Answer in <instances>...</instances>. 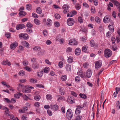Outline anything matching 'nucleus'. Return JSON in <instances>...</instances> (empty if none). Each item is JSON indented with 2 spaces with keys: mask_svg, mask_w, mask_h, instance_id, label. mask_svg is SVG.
Here are the masks:
<instances>
[{
  "mask_svg": "<svg viewBox=\"0 0 120 120\" xmlns=\"http://www.w3.org/2000/svg\"><path fill=\"white\" fill-rule=\"evenodd\" d=\"M112 54V51L109 49H107L104 51V56L106 58H109L111 56Z\"/></svg>",
  "mask_w": 120,
  "mask_h": 120,
  "instance_id": "f257e3e1",
  "label": "nucleus"
},
{
  "mask_svg": "<svg viewBox=\"0 0 120 120\" xmlns=\"http://www.w3.org/2000/svg\"><path fill=\"white\" fill-rule=\"evenodd\" d=\"M66 116L69 120H70L73 116V113L71 110L68 109L67 110L66 113Z\"/></svg>",
  "mask_w": 120,
  "mask_h": 120,
  "instance_id": "f03ea898",
  "label": "nucleus"
},
{
  "mask_svg": "<svg viewBox=\"0 0 120 120\" xmlns=\"http://www.w3.org/2000/svg\"><path fill=\"white\" fill-rule=\"evenodd\" d=\"M67 23L69 26L73 25L75 23V20L74 19L71 18H69L67 20Z\"/></svg>",
  "mask_w": 120,
  "mask_h": 120,
  "instance_id": "7ed1b4c3",
  "label": "nucleus"
},
{
  "mask_svg": "<svg viewBox=\"0 0 120 120\" xmlns=\"http://www.w3.org/2000/svg\"><path fill=\"white\" fill-rule=\"evenodd\" d=\"M19 38L21 39L26 40L29 38L28 36L26 34H24L21 33L19 35Z\"/></svg>",
  "mask_w": 120,
  "mask_h": 120,
  "instance_id": "20e7f679",
  "label": "nucleus"
},
{
  "mask_svg": "<svg viewBox=\"0 0 120 120\" xmlns=\"http://www.w3.org/2000/svg\"><path fill=\"white\" fill-rule=\"evenodd\" d=\"M83 107L84 106L82 105H79L78 106L75 110V114L77 115L79 114L81 112L80 109L83 108Z\"/></svg>",
  "mask_w": 120,
  "mask_h": 120,
  "instance_id": "39448f33",
  "label": "nucleus"
},
{
  "mask_svg": "<svg viewBox=\"0 0 120 120\" xmlns=\"http://www.w3.org/2000/svg\"><path fill=\"white\" fill-rule=\"evenodd\" d=\"M102 61L101 60H98L96 62L95 64V67L96 69L100 68L102 65Z\"/></svg>",
  "mask_w": 120,
  "mask_h": 120,
  "instance_id": "423d86ee",
  "label": "nucleus"
},
{
  "mask_svg": "<svg viewBox=\"0 0 120 120\" xmlns=\"http://www.w3.org/2000/svg\"><path fill=\"white\" fill-rule=\"evenodd\" d=\"M69 44L71 45H76L77 44V42L75 39H71L69 41Z\"/></svg>",
  "mask_w": 120,
  "mask_h": 120,
  "instance_id": "0eeeda50",
  "label": "nucleus"
},
{
  "mask_svg": "<svg viewBox=\"0 0 120 120\" xmlns=\"http://www.w3.org/2000/svg\"><path fill=\"white\" fill-rule=\"evenodd\" d=\"M69 8V6L68 4H65L63 5L62 8L64 10L63 12L65 14L67 13Z\"/></svg>",
  "mask_w": 120,
  "mask_h": 120,
  "instance_id": "6e6552de",
  "label": "nucleus"
},
{
  "mask_svg": "<svg viewBox=\"0 0 120 120\" xmlns=\"http://www.w3.org/2000/svg\"><path fill=\"white\" fill-rule=\"evenodd\" d=\"M67 101L69 103L71 104L75 102V99L72 97H68Z\"/></svg>",
  "mask_w": 120,
  "mask_h": 120,
  "instance_id": "1a4fd4ad",
  "label": "nucleus"
},
{
  "mask_svg": "<svg viewBox=\"0 0 120 120\" xmlns=\"http://www.w3.org/2000/svg\"><path fill=\"white\" fill-rule=\"evenodd\" d=\"M18 45V44L16 41H15L13 43H11L10 45V48L14 50Z\"/></svg>",
  "mask_w": 120,
  "mask_h": 120,
  "instance_id": "9d476101",
  "label": "nucleus"
},
{
  "mask_svg": "<svg viewBox=\"0 0 120 120\" xmlns=\"http://www.w3.org/2000/svg\"><path fill=\"white\" fill-rule=\"evenodd\" d=\"M25 26L23 24H20L17 25L16 27V29L17 30H19L24 28L25 27Z\"/></svg>",
  "mask_w": 120,
  "mask_h": 120,
  "instance_id": "9b49d317",
  "label": "nucleus"
},
{
  "mask_svg": "<svg viewBox=\"0 0 120 120\" xmlns=\"http://www.w3.org/2000/svg\"><path fill=\"white\" fill-rule=\"evenodd\" d=\"M24 85L20 83L18 85V86L17 87V89L18 91L20 92L22 89H24Z\"/></svg>",
  "mask_w": 120,
  "mask_h": 120,
  "instance_id": "f8f14e48",
  "label": "nucleus"
},
{
  "mask_svg": "<svg viewBox=\"0 0 120 120\" xmlns=\"http://www.w3.org/2000/svg\"><path fill=\"white\" fill-rule=\"evenodd\" d=\"M92 73L91 69L88 70L87 71L86 76L88 78L90 77L91 76Z\"/></svg>",
  "mask_w": 120,
  "mask_h": 120,
  "instance_id": "ddd939ff",
  "label": "nucleus"
},
{
  "mask_svg": "<svg viewBox=\"0 0 120 120\" xmlns=\"http://www.w3.org/2000/svg\"><path fill=\"white\" fill-rule=\"evenodd\" d=\"M50 106L51 109L54 111L57 110L59 108L58 106L57 105H50Z\"/></svg>",
  "mask_w": 120,
  "mask_h": 120,
  "instance_id": "4468645a",
  "label": "nucleus"
},
{
  "mask_svg": "<svg viewBox=\"0 0 120 120\" xmlns=\"http://www.w3.org/2000/svg\"><path fill=\"white\" fill-rule=\"evenodd\" d=\"M65 68L67 71H70L71 68V65L69 64H67L65 66Z\"/></svg>",
  "mask_w": 120,
  "mask_h": 120,
  "instance_id": "2eb2a0df",
  "label": "nucleus"
},
{
  "mask_svg": "<svg viewBox=\"0 0 120 120\" xmlns=\"http://www.w3.org/2000/svg\"><path fill=\"white\" fill-rule=\"evenodd\" d=\"M75 54L76 55H79L81 53V49L79 48H76L75 51Z\"/></svg>",
  "mask_w": 120,
  "mask_h": 120,
  "instance_id": "dca6fc26",
  "label": "nucleus"
},
{
  "mask_svg": "<svg viewBox=\"0 0 120 120\" xmlns=\"http://www.w3.org/2000/svg\"><path fill=\"white\" fill-rule=\"evenodd\" d=\"M3 108L2 109H5V115L7 116H10V114H9V111L8 109L7 108L5 107H3Z\"/></svg>",
  "mask_w": 120,
  "mask_h": 120,
  "instance_id": "f3484780",
  "label": "nucleus"
},
{
  "mask_svg": "<svg viewBox=\"0 0 120 120\" xmlns=\"http://www.w3.org/2000/svg\"><path fill=\"white\" fill-rule=\"evenodd\" d=\"M111 1L118 8L120 7V4L117 1L115 0H111Z\"/></svg>",
  "mask_w": 120,
  "mask_h": 120,
  "instance_id": "a211bd4d",
  "label": "nucleus"
},
{
  "mask_svg": "<svg viewBox=\"0 0 120 120\" xmlns=\"http://www.w3.org/2000/svg\"><path fill=\"white\" fill-rule=\"evenodd\" d=\"M110 20V18L109 16L106 15L105 16L103 19V21L105 23H108Z\"/></svg>",
  "mask_w": 120,
  "mask_h": 120,
  "instance_id": "6ab92c4d",
  "label": "nucleus"
},
{
  "mask_svg": "<svg viewBox=\"0 0 120 120\" xmlns=\"http://www.w3.org/2000/svg\"><path fill=\"white\" fill-rule=\"evenodd\" d=\"M22 45L24 46L27 48L29 47L30 45L29 43L25 41H23L22 42Z\"/></svg>",
  "mask_w": 120,
  "mask_h": 120,
  "instance_id": "aec40b11",
  "label": "nucleus"
},
{
  "mask_svg": "<svg viewBox=\"0 0 120 120\" xmlns=\"http://www.w3.org/2000/svg\"><path fill=\"white\" fill-rule=\"evenodd\" d=\"M22 93L20 92H19L17 93L14 94V97L18 99L20 98V96H22Z\"/></svg>",
  "mask_w": 120,
  "mask_h": 120,
  "instance_id": "412c9836",
  "label": "nucleus"
},
{
  "mask_svg": "<svg viewBox=\"0 0 120 120\" xmlns=\"http://www.w3.org/2000/svg\"><path fill=\"white\" fill-rule=\"evenodd\" d=\"M52 20L49 19H48L46 21V24L47 25L49 26H51L52 24Z\"/></svg>",
  "mask_w": 120,
  "mask_h": 120,
  "instance_id": "4be33fe9",
  "label": "nucleus"
},
{
  "mask_svg": "<svg viewBox=\"0 0 120 120\" xmlns=\"http://www.w3.org/2000/svg\"><path fill=\"white\" fill-rule=\"evenodd\" d=\"M24 88L25 89H22V92L24 93H30L31 92V90L29 89H27L26 88H25V86L24 87Z\"/></svg>",
  "mask_w": 120,
  "mask_h": 120,
  "instance_id": "5701e85b",
  "label": "nucleus"
},
{
  "mask_svg": "<svg viewBox=\"0 0 120 120\" xmlns=\"http://www.w3.org/2000/svg\"><path fill=\"white\" fill-rule=\"evenodd\" d=\"M41 98V97L39 95L37 94L34 96V99L37 101H39Z\"/></svg>",
  "mask_w": 120,
  "mask_h": 120,
  "instance_id": "b1692460",
  "label": "nucleus"
},
{
  "mask_svg": "<svg viewBox=\"0 0 120 120\" xmlns=\"http://www.w3.org/2000/svg\"><path fill=\"white\" fill-rule=\"evenodd\" d=\"M24 50V48L22 46L20 45L17 51V52L19 53H21V52Z\"/></svg>",
  "mask_w": 120,
  "mask_h": 120,
  "instance_id": "393cba45",
  "label": "nucleus"
},
{
  "mask_svg": "<svg viewBox=\"0 0 120 120\" xmlns=\"http://www.w3.org/2000/svg\"><path fill=\"white\" fill-rule=\"evenodd\" d=\"M95 22L98 24H100L101 22L100 18L98 16H96L95 18Z\"/></svg>",
  "mask_w": 120,
  "mask_h": 120,
  "instance_id": "a878e982",
  "label": "nucleus"
},
{
  "mask_svg": "<svg viewBox=\"0 0 120 120\" xmlns=\"http://www.w3.org/2000/svg\"><path fill=\"white\" fill-rule=\"evenodd\" d=\"M46 98L47 100H50L52 99V96L51 94H48L46 95Z\"/></svg>",
  "mask_w": 120,
  "mask_h": 120,
  "instance_id": "bb28decb",
  "label": "nucleus"
},
{
  "mask_svg": "<svg viewBox=\"0 0 120 120\" xmlns=\"http://www.w3.org/2000/svg\"><path fill=\"white\" fill-rule=\"evenodd\" d=\"M36 12L38 14H40L42 13V10L41 8L39 7H37L36 9Z\"/></svg>",
  "mask_w": 120,
  "mask_h": 120,
  "instance_id": "cd10ccee",
  "label": "nucleus"
},
{
  "mask_svg": "<svg viewBox=\"0 0 120 120\" xmlns=\"http://www.w3.org/2000/svg\"><path fill=\"white\" fill-rule=\"evenodd\" d=\"M59 89L60 91V94L62 95H63L64 94V91L63 88L59 87Z\"/></svg>",
  "mask_w": 120,
  "mask_h": 120,
  "instance_id": "c85d7f7f",
  "label": "nucleus"
},
{
  "mask_svg": "<svg viewBox=\"0 0 120 120\" xmlns=\"http://www.w3.org/2000/svg\"><path fill=\"white\" fill-rule=\"evenodd\" d=\"M75 7L77 10H79L81 8V6L80 4L77 3L75 5Z\"/></svg>",
  "mask_w": 120,
  "mask_h": 120,
  "instance_id": "c756f323",
  "label": "nucleus"
},
{
  "mask_svg": "<svg viewBox=\"0 0 120 120\" xmlns=\"http://www.w3.org/2000/svg\"><path fill=\"white\" fill-rule=\"evenodd\" d=\"M34 22L35 24L38 25H39L40 24V21L37 19H35L34 20Z\"/></svg>",
  "mask_w": 120,
  "mask_h": 120,
  "instance_id": "7c9ffc66",
  "label": "nucleus"
},
{
  "mask_svg": "<svg viewBox=\"0 0 120 120\" xmlns=\"http://www.w3.org/2000/svg\"><path fill=\"white\" fill-rule=\"evenodd\" d=\"M34 51H39L41 49V48L39 46H35L33 49Z\"/></svg>",
  "mask_w": 120,
  "mask_h": 120,
  "instance_id": "2f4dec72",
  "label": "nucleus"
},
{
  "mask_svg": "<svg viewBox=\"0 0 120 120\" xmlns=\"http://www.w3.org/2000/svg\"><path fill=\"white\" fill-rule=\"evenodd\" d=\"M88 49V47L86 45H84L82 47V51L86 52Z\"/></svg>",
  "mask_w": 120,
  "mask_h": 120,
  "instance_id": "473e14b6",
  "label": "nucleus"
},
{
  "mask_svg": "<svg viewBox=\"0 0 120 120\" xmlns=\"http://www.w3.org/2000/svg\"><path fill=\"white\" fill-rule=\"evenodd\" d=\"M61 80L64 81H65L67 79V76L66 75H62L61 77Z\"/></svg>",
  "mask_w": 120,
  "mask_h": 120,
  "instance_id": "72a5a7b5",
  "label": "nucleus"
},
{
  "mask_svg": "<svg viewBox=\"0 0 120 120\" xmlns=\"http://www.w3.org/2000/svg\"><path fill=\"white\" fill-rule=\"evenodd\" d=\"M39 65L37 63L33 64L32 65L33 68L34 69L38 68L39 67Z\"/></svg>",
  "mask_w": 120,
  "mask_h": 120,
  "instance_id": "f704fd0d",
  "label": "nucleus"
},
{
  "mask_svg": "<svg viewBox=\"0 0 120 120\" xmlns=\"http://www.w3.org/2000/svg\"><path fill=\"white\" fill-rule=\"evenodd\" d=\"M19 14L20 16H24L26 14L25 11H20Z\"/></svg>",
  "mask_w": 120,
  "mask_h": 120,
  "instance_id": "c9c22d12",
  "label": "nucleus"
},
{
  "mask_svg": "<svg viewBox=\"0 0 120 120\" xmlns=\"http://www.w3.org/2000/svg\"><path fill=\"white\" fill-rule=\"evenodd\" d=\"M108 27L110 30L112 32L114 31V28L113 25H109L108 26Z\"/></svg>",
  "mask_w": 120,
  "mask_h": 120,
  "instance_id": "e433bc0d",
  "label": "nucleus"
},
{
  "mask_svg": "<svg viewBox=\"0 0 120 120\" xmlns=\"http://www.w3.org/2000/svg\"><path fill=\"white\" fill-rule=\"evenodd\" d=\"M37 80L34 79H30V82L31 83H35L36 82Z\"/></svg>",
  "mask_w": 120,
  "mask_h": 120,
  "instance_id": "4c0bfd02",
  "label": "nucleus"
},
{
  "mask_svg": "<svg viewBox=\"0 0 120 120\" xmlns=\"http://www.w3.org/2000/svg\"><path fill=\"white\" fill-rule=\"evenodd\" d=\"M79 95L81 98L84 99H86L87 97L86 95L84 94L80 93L79 94Z\"/></svg>",
  "mask_w": 120,
  "mask_h": 120,
  "instance_id": "58836bf2",
  "label": "nucleus"
},
{
  "mask_svg": "<svg viewBox=\"0 0 120 120\" xmlns=\"http://www.w3.org/2000/svg\"><path fill=\"white\" fill-rule=\"evenodd\" d=\"M58 65L60 68H62L64 65L63 62L62 61H60L58 63Z\"/></svg>",
  "mask_w": 120,
  "mask_h": 120,
  "instance_id": "ea45409f",
  "label": "nucleus"
},
{
  "mask_svg": "<svg viewBox=\"0 0 120 120\" xmlns=\"http://www.w3.org/2000/svg\"><path fill=\"white\" fill-rule=\"evenodd\" d=\"M54 25L55 27H58L60 26V23L59 22L56 21L54 23Z\"/></svg>",
  "mask_w": 120,
  "mask_h": 120,
  "instance_id": "a19ab883",
  "label": "nucleus"
},
{
  "mask_svg": "<svg viewBox=\"0 0 120 120\" xmlns=\"http://www.w3.org/2000/svg\"><path fill=\"white\" fill-rule=\"evenodd\" d=\"M26 8L27 10H30L31 9V6L30 4H27L26 5Z\"/></svg>",
  "mask_w": 120,
  "mask_h": 120,
  "instance_id": "79ce46f5",
  "label": "nucleus"
},
{
  "mask_svg": "<svg viewBox=\"0 0 120 120\" xmlns=\"http://www.w3.org/2000/svg\"><path fill=\"white\" fill-rule=\"evenodd\" d=\"M75 80L76 82H78L81 80L80 77L78 76H76L75 78Z\"/></svg>",
  "mask_w": 120,
  "mask_h": 120,
  "instance_id": "37998d69",
  "label": "nucleus"
},
{
  "mask_svg": "<svg viewBox=\"0 0 120 120\" xmlns=\"http://www.w3.org/2000/svg\"><path fill=\"white\" fill-rule=\"evenodd\" d=\"M78 22L80 23H82L83 22V19L80 16L78 17Z\"/></svg>",
  "mask_w": 120,
  "mask_h": 120,
  "instance_id": "c03bdc74",
  "label": "nucleus"
},
{
  "mask_svg": "<svg viewBox=\"0 0 120 120\" xmlns=\"http://www.w3.org/2000/svg\"><path fill=\"white\" fill-rule=\"evenodd\" d=\"M50 70L49 68L48 67H45L44 69V72L45 73H47L49 72Z\"/></svg>",
  "mask_w": 120,
  "mask_h": 120,
  "instance_id": "a18cd8bd",
  "label": "nucleus"
},
{
  "mask_svg": "<svg viewBox=\"0 0 120 120\" xmlns=\"http://www.w3.org/2000/svg\"><path fill=\"white\" fill-rule=\"evenodd\" d=\"M111 40L112 44H114L115 43L116 39L115 38L113 37H112L111 38Z\"/></svg>",
  "mask_w": 120,
  "mask_h": 120,
  "instance_id": "49530a36",
  "label": "nucleus"
},
{
  "mask_svg": "<svg viewBox=\"0 0 120 120\" xmlns=\"http://www.w3.org/2000/svg\"><path fill=\"white\" fill-rule=\"evenodd\" d=\"M25 74V72L23 70H21L19 73V74L20 76H23Z\"/></svg>",
  "mask_w": 120,
  "mask_h": 120,
  "instance_id": "de8ad7c7",
  "label": "nucleus"
},
{
  "mask_svg": "<svg viewBox=\"0 0 120 120\" xmlns=\"http://www.w3.org/2000/svg\"><path fill=\"white\" fill-rule=\"evenodd\" d=\"M43 34L45 36H47L48 34V33L47 30H44L43 32Z\"/></svg>",
  "mask_w": 120,
  "mask_h": 120,
  "instance_id": "09e8293b",
  "label": "nucleus"
},
{
  "mask_svg": "<svg viewBox=\"0 0 120 120\" xmlns=\"http://www.w3.org/2000/svg\"><path fill=\"white\" fill-rule=\"evenodd\" d=\"M73 60V57L71 56H69L68 59V61L69 63L71 62Z\"/></svg>",
  "mask_w": 120,
  "mask_h": 120,
  "instance_id": "8fccbe9b",
  "label": "nucleus"
},
{
  "mask_svg": "<svg viewBox=\"0 0 120 120\" xmlns=\"http://www.w3.org/2000/svg\"><path fill=\"white\" fill-rule=\"evenodd\" d=\"M5 35V36L8 38H10L11 37V34L10 33H6Z\"/></svg>",
  "mask_w": 120,
  "mask_h": 120,
  "instance_id": "3c124183",
  "label": "nucleus"
},
{
  "mask_svg": "<svg viewBox=\"0 0 120 120\" xmlns=\"http://www.w3.org/2000/svg\"><path fill=\"white\" fill-rule=\"evenodd\" d=\"M40 105V104L38 102H35L34 104V106L36 107H38Z\"/></svg>",
  "mask_w": 120,
  "mask_h": 120,
  "instance_id": "603ef678",
  "label": "nucleus"
},
{
  "mask_svg": "<svg viewBox=\"0 0 120 120\" xmlns=\"http://www.w3.org/2000/svg\"><path fill=\"white\" fill-rule=\"evenodd\" d=\"M54 16L55 18L57 19H59L60 17V15L57 13L55 14V15Z\"/></svg>",
  "mask_w": 120,
  "mask_h": 120,
  "instance_id": "864d4df0",
  "label": "nucleus"
},
{
  "mask_svg": "<svg viewBox=\"0 0 120 120\" xmlns=\"http://www.w3.org/2000/svg\"><path fill=\"white\" fill-rule=\"evenodd\" d=\"M94 41L93 40H91L90 41V45L91 47H93L94 45Z\"/></svg>",
  "mask_w": 120,
  "mask_h": 120,
  "instance_id": "5fc2aeb1",
  "label": "nucleus"
},
{
  "mask_svg": "<svg viewBox=\"0 0 120 120\" xmlns=\"http://www.w3.org/2000/svg\"><path fill=\"white\" fill-rule=\"evenodd\" d=\"M47 113L50 116H52V112L49 109H48L47 110Z\"/></svg>",
  "mask_w": 120,
  "mask_h": 120,
  "instance_id": "6e6d98bb",
  "label": "nucleus"
},
{
  "mask_svg": "<svg viewBox=\"0 0 120 120\" xmlns=\"http://www.w3.org/2000/svg\"><path fill=\"white\" fill-rule=\"evenodd\" d=\"M71 94L75 97H77V94L73 91H71Z\"/></svg>",
  "mask_w": 120,
  "mask_h": 120,
  "instance_id": "4d7b16f0",
  "label": "nucleus"
},
{
  "mask_svg": "<svg viewBox=\"0 0 120 120\" xmlns=\"http://www.w3.org/2000/svg\"><path fill=\"white\" fill-rule=\"evenodd\" d=\"M82 118V116H79L75 117V120H81Z\"/></svg>",
  "mask_w": 120,
  "mask_h": 120,
  "instance_id": "13d9d810",
  "label": "nucleus"
},
{
  "mask_svg": "<svg viewBox=\"0 0 120 120\" xmlns=\"http://www.w3.org/2000/svg\"><path fill=\"white\" fill-rule=\"evenodd\" d=\"M10 118L11 120H15L16 119V118L13 115H10Z\"/></svg>",
  "mask_w": 120,
  "mask_h": 120,
  "instance_id": "bf43d9fd",
  "label": "nucleus"
},
{
  "mask_svg": "<svg viewBox=\"0 0 120 120\" xmlns=\"http://www.w3.org/2000/svg\"><path fill=\"white\" fill-rule=\"evenodd\" d=\"M32 15L33 17L38 18L39 16L37 14L34 13H32Z\"/></svg>",
  "mask_w": 120,
  "mask_h": 120,
  "instance_id": "052dcab7",
  "label": "nucleus"
},
{
  "mask_svg": "<svg viewBox=\"0 0 120 120\" xmlns=\"http://www.w3.org/2000/svg\"><path fill=\"white\" fill-rule=\"evenodd\" d=\"M73 16L71 12H70L67 13V17H70Z\"/></svg>",
  "mask_w": 120,
  "mask_h": 120,
  "instance_id": "680f3d73",
  "label": "nucleus"
},
{
  "mask_svg": "<svg viewBox=\"0 0 120 120\" xmlns=\"http://www.w3.org/2000/svg\"><path fill=\"white\" fill-rule=\"evenodd\" d=\"M25 69L27 71H30L32 70L31 68L30 67L27 66L25 67Z\"/></svg>",
  "mask_w": 120,
  "mask_h": 120,
  "instance_id": "e2e57ef3",
  "label": "nucleus"
},
{
  "mask_svg": "<svg viewBox=\"0 0 120 120\" xmlns=\"http://www.w3.org/2000/svg\"><path fill=\"white\" fill-rule=\"evenodd\" d=\"M42 71H39L38 72V75L40 77H41L43 75Z\"/></svg>",
  "mask_w": 120,
  "mask_h": 120,
  "instance_id": "0e129e2a",
  "label": "nucleus"
},
{
  "mask_svg": "<svg viewBox=\"0 0 120 120\" xmlns=\"http://www.w3.org/2000/svg\"><path fill=\"white\" fill-rule=\"evenodd\" d=\"M26 26L27 27L30 28L32 27V25L30 22H28L27 23Z\"/></svg>",
  "mask_w": 120,
  "mask_h": 120,
  "instance_id": "69168bd1",
  "label": "nucleus"
},
{
  "mask_svg": "<svg viewBox=\"0 0 120 120\" xmlns=\"http://www.w3.org/2000/svg\"><path fill=\"white\" fill-rule=\"evenodd\" d=\"M81 40L84 42H85L86 41V38L84 36L82 37L81 38Z\"/></svg>",
  "mask_w": 120,
  "mask_h": 120,
  "instance_id": "338daca9",
  "label": "nucleus"
},
{
  "mask_svg": "<svg viewBox=\"0 0 120 120\" xmlns=\"http://www.w3.org/2000/svg\"><path fill=\"white\" fill-rule=\"evenodd\" d=\"M27 117L24 115L22 116L21 117V119L22 120H27Z\"/></svg>",
  "mask_w": 120,
  "mask_h": 120,
  "instance_id": "774afa93",
  "label": "nucleus"
}]
</instances>
